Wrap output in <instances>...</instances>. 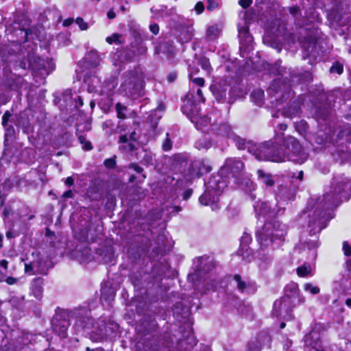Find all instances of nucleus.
<instances>
[{"mask_svg":"<svg viewBox=\"0 0 351 351\" xmlns=\"http://www.w3.org/2000/svg\"><path fill=\"white\" fill-rule=\"evenodd\" d=\"M349 180L344 175L335 176L331 182L329 191L323 195L311 206L310 210H304L301 217L308 218V228L310 235H316L327 226L328 222L333 217L330 210L337 206L349 196L346 189Z\"/></svg>","mask_w":351,"mask_h":351,"instance_id":"f257e3e1","label":"nucleus"},{"mask_svg":"<svg viewBox=\"0 0 351 351\" xmlns=\"http://www.w3.org/2000/svg\"><path fill=\"white\" fill-rule=\"evenodd\" d=\"M69 317L75 319V327L77 332L89 334L92 340L95 341H101L117 327V324H107L103 319L95 324L90 311L86 307H78L71 311L57 313L53 316L51 320L53 330L61 338L67 336V329L70 325Z\"/></svg>","mask_w":351,"mask_h":351,"instance_id":"f03ea898","label":"nucleus"},{"mask_svg":"<svg viewBox=\"0 0 351 351\" xmlns=\"http://www.w3.org/2000/svg\"><path fill=\"white\" fill-rule=\"evenodd\" d=\"M281 61L278 60L271 67L270 72L274 75H280L281 77L274 80L267 89L270 102L275 106L284 103L293 95L291 86L305 81L310 75L308 72L301 73L298 71H289V77L286 75V68L280 65Z\"/></svg>","mask_w":351,"mask_h":351,"instance_id":"7ed1b4c3","label":"nucleus"},{"mask_svg":"<svg viewBox=\"0 0 351 351\" xmlns=\"http://www.w3.org/2000/svg\"><path fill=\"white\" fill-rule=\"evenodd\" d=\"M174 317L180 322H183L185 325L180 327L178 336L173 335L176 339V349L177 351H191L197 341L193 334L191 324L189 322V309L182 308L180 304H176L173 309Z\"/></svg>","mask_w":351,"mask_h":351,"instance_id":"20e7f679","label":"nucleus"},{"mask_svg":"<svg viewBox=\"0 0 351 351\" xmlns=\"http://www.w3.org/2000/svg\"><path fill=\"white\" fill-rule=\"evenodd\" d=\"M282 133L277 134L275 137L261 144H256L254 156L258 160L281 162L288 157L281 145Z\"/></svg>","mask_w":351,"mask_h":351,"instance_id":"39448f33","label":"nucleus"},{"mask_svg":"<svg viewBox=\"0 0 351 351\" xmlns=\"http://www.w3.org/2000/svg\"><path fill=\"white\" fill-rule=\"evenodd\" d=\"M58 254L55 246L51 245L50 253H41L34 251L32 253L33 259L25 263V272L28 275L43 274L46 275L49 269L51 267V260Z\"/></svg>","mask_w":351,"mask_h":351,"instance_id":"423d86ee","label":"nucleus"},{"mask_svg":"<svg viewBox=\"0 0 351 351\" xmlns=\"http://www.w3.org/2000/svg\"><path fill=\"white\" fill-rule=\"evenodd\" d=\"M330 94L322 90H317L315 98L311 99L312 103V112L320 125H329V122L332 117V109L329 101Z\"/></svg>","mask_w":351,"mask_h":351,"instance_id":"0eeeda50","label":"nucleus"},{"mask_svg":"<svg viewBox=\"0 0 351 351\" xmlns=\"http://www.w3.org/2000/svg\"><path fill=\"white\" fill-rule=\"evenodd\" d=\"M189 96L188 95L186 99L184 101V104L182 106V112L190 119L197 130H202L204 132H208V126L210 125L212 130L215 131L216 125L210 124V119L207 116L202 117L200 115L198 104L191 101Z\"/></svg>","mask_w":351,"mask_h":351,"instance_id":"6e6552de","label":"nucleus"},{"mask_svg":"<svg viewBox=\"0 0 351 351\" xmlns=\"http://www.w3.org/2000/svg\"><path fill=\"white\" fill-rule=\"evenodd\" d=\"M39 338L43 339V337L22 331L13 335V339L10 341H3L0 351H28Z\"/></svg>","mask_w":351,"mask_h":351,"instance_id":"1a4fd4ad","label":"nucleus"},{"mask_svg":"<svg viewBox=\"0 0 351 351\" xmlns=\"http://www.w3.org/2000/svg\"><path fill=\"white\" fill-rule=\"evenodd\" d=\"M181 210L180 206H173L167 208H155L147 213V219L151 223L162 220L160 232L156 239V241H165L168 240V235L165 233V222L171 218L172 215H176Z\"/></svg>","mask_w":351,"mask_h":351,"instance_id":"9d476101","label":"nucleus"},{"mask_svg":"<svg viewBox=\"0 0 351 351\" xmlns=\"http://www.w3.org/2000/svg\"><path fill=\"white\" fill-rule=\"evenodd\" d=\"M287 234V227L279 221L267 222L261 230H257L256 235L258 241H284Z\"/></svg>","mask_w":351,"mask_h":351,"instance_id":"9b49d317","label":"nucleus"},{"mask_svg":"<svg viewBox=\"0 0 351 351\" xmlns=\"http://www.w3.org/2000/svg\"><path fill=\"white\" fill-rule=\"evenodd\" d=\"M71 245L64 252H58L60 255H66L80 264H86L93 260L92 247L90 243H69Z\"/></svg>","mask_w":351,"mask_h":351,"instance_id":"f8f14e48","label":"nucleus"},{"mask_svg":"<svg viewBox=\"0 0 351 351\" xmlns=\"http://www.w3.org/2000/svg\"><path fill=\"white\" fill-rule=\"evenodd\" d=\"M281 145L287 154L289 160L297 163L302 164L308 158V153L302 147L300 142L293 136H284L282 134V141Z\"/></svg>","mask_w":351,"mask_h":351,"instance_id":"ddd939ff","label":"nucleus"},{"mask_svg":"<svg viewBox=\"0 0 351 351\" xmlns=\"http://www.w3.org/2000/svg\"><path fill=\"white\" fill-rule=\"evenodd\" d=\"M121 87L127 95L135 96L138 95L143 88V77L137 70L128 71Z\"/></svg>","mask_w":351,"mask_h":351,"instance_id":"4468645a","label":"nucleus"},{"mask_svg":"<svg viewBox=\"0 0 351 351\" xmlns=\"http://www.w3.org/2000/svg\"><path fill=\"white\" fill-rule=\"evenodd\" d=\"M305 300V297L300 293L298 285L291 282L285 287L284 296L276 300V305L279 306L284 304L285 306L287 307L290 301L296 303L297 305L304 304Z\"/></svg>","mask_w":351,"mask_h":351,"instance_id":"2eb2a0df","label":"nucleus"},{"mask_svg":"<svg viewBox=\"0 0 351 351\" xmlns=\"http://www.w3.org/2000/svg\"><path fill=\"white\" fill-rule=\"evenodd\" d=\"M253 206L258 219L262 216L264 218L276 217L285 212V208L278 203L274 204L269 202H256Z\"/></svg>","mask_w":351,"mask_h":351,"instance_id":"dca6fc26","label":"nucleus"},{"mask_svg":"<svg viewBox=\"0 0 351 351\" xmlns=\"http://www.w3.org/2000/svg\"><path fill=\"white\" fill-rule=\"evenodd\" d=\"M214 268L213 260L208 256L197 257L193 261V273L189 274V279L193 281L200 280L203 276Z\"/></svg>","mask_w":351,"mask_h":351,"instance_id":"f3484780","label":"nucleus"},{"mask_svg":"<svg viewBox=\"0 0 351 351\" xmlns=\"http://www.w3.org/2000/svg\"><path fill=\"white\" fill-rule=\"evenodd\" d=\"M28 67L32 68L34 77L44 80L54 70L55 64L48 58L37 57L33 61L29 60Z\"/></svg>","mask_w":351,"mask_h":351,"instance_id":"a211bd4d","label":"nucleus"},{"mask_svg":"<svg viewBox=\"0 0 351 351\" xmlns=\"http://www.w3.org/2000/svg\"><path fill=\"white\" fill-rule=\"evenodd\" d=\"M304 49V59L309 58L311 61H316L320 59L322 56V51L317 43L316 37L313 35H307L302 41Z\"/></svg>","mask_w":351,"mask_h":351,"instance_id":"6ab92c4d","label":"nucleus"},{"mask_svg":"<svg viewBox=\"0 0 351 351\" xmlns=\"http://www.w3.org/2000/svg\"><path fill=\"white\" fill-rule=\"evenodd\" d=\"M94 249L93 260L105 264H114L115 256L111 245L106 243H99L98 246Z\"/></svg>","mask_w":351,"mask_h":351,"instance_id":"aec40b11","label":"nucleus"},{"mask_svg":"<svg viewBox=\"0 0 351 351\" xmlns=\"http://www.w3.org/2000/svg\"><path fill=\"white\" fill-rule=\"evenodd\" d=\"M244 168L243 162L239 158H228L221 169V173H227L230 177H237Z\"/></svg>","mask_w":351,"mask_h":351,"instance_id":"412c9836","label":"nucleus"},{"mask_svg":"<svg viewBox=\"0 0 351 351\" xmlns=\"http://www.w3.org/2000/svg\"><path fill=\"white\" fill-rule=\"evenodd\" d=\"M117 84V80L115 77H110L105 80L103 86L101 87L88 84V90L90 93H97L101 95H106L110 97L112 95Z\"/></svg>","mask_w":351,"mask_h":351,"instance_id":"4be33fe9","label":"nucleus"},{"mask_svg":"<svg viewBox=\"0 0 351 351\" xmlns=\"http://www.w3.org/2000/svg\"><path fill=\"white\" fill-rule=\"evenodd\" d=\"M305 351H326L317 331H312L304 337Z\"/></svg>","mask_w":351,"mask_h":351,"instance_id":"5701e85b","label":"nucleus"},{"mask_svg":"<svg viewBox=\"0 0 351 351\" xmlns=\"http://www.w3.org/2000/svg\"><path fill=\"white\" fill-rule=\"evenodd\" d=\"M271 341L267 333L261 332L249 343L247 351H261L264 347L269 346Z\"/></svg>","mask_w":351,"mask_h":351,"instance_id":"b1692460","label":"nucleus"},{"mask_svg":"<svg viewBox=\"0 0 351 351\" xmlns=\"http://www.w3.org/2000/svg\"><path fill=\"white\" fill-rule=\"evenodd\" d=\"M221 194V192L213 191V189H209L208 187H206L204 194L199 198V203L204 206L214 205V206L217 207V205L215 204Z\"/></svg>","mask_w":351,"mask_h":351,"instance_id":"393cba45","label":"nucleus"},{"mask_svg":"<svg viewBox=\"0 0 351 351\" xmlns=\"http://www.w3.org/2000/svg\"><path fill=\"white\" fill-rule=\"evenodd\" d=\"M234 141L235 145L239 149L247 151L254 155L256 144L254 143L251 141H247L245 138H241L239 136L235 135L234 134L231 137Z\"/></svg>","mask_w":351,"mask_h":351,"instance_id":"a878e982","label":"nucleus"},{"mask_svg":"<svg viewBox=\"0 0 351 351\" xmlns=\"http://www.w3.org/2000/svg\"><path fill=\"white\" fill-rule=\"evenodd\" d=\"M302 100V97L298 96V97L295 100L289 104L284 108L283 114H285V116L288 117L289 118H292L297 116L300 112V106Z\"/></svg>","mask_w":351,"mask_h":351,"instance_id":"bb28decb","label":"nucleus"},{"mask_svg":"<svg viewBox=\"0 0 351 351\" xmlns=\"http://www.w3.org/2000/svg\"><path fill=\"white\" fill-rule=\"evenodd\" d=\"M226 184L223 179L219 175L212 176L208 180L205 182V187L213 191H218L221 192L226 188Z\"/></svg>","mask_w":351,"mask_h":351,"instance_id":"cd10ccee","label":"nucleus"},{"mask_svg":"<svg viewBox=\"0 0 351 351\" xmlns=\"http://www.w3.org/2000/svg\"><path fill=\"white\" fill-rule=\"evenodd\" d=\"M290 14L295 18V23L300 26L304 27L308 25V23L313 22L314 16L311 18H304L302 16L301 11L298 6H293L289 8Z\"/></svg>","mask_w":351,"mask_h":351,"instance_id":"c85d7f7f","label":"nucleus"},{"mask_svg":"<svg viewBox=\"0 0 351 351\" xmlns=\"http://www.w3.org/2000/svg\"><path fill=\"white\" fill-rule=\"evenodd\" d=\"M289 305L287 307L285 306L284 304L276 306V301L274 303V307H273V311L272 314L273 315L277 317H283L285 318L287 316L290 315V313L292 311L293 308H294L296 306V303H293L292 302H289Z\"/></svg>","mask_w":351,"mask_h":351,"instance_id":"c756f323","label":"nucleus"},{"mask_svg":"<svg viewBox=\"0 0 351 351\" xmlns=\"http://www.w3.org/2000/svg\"><path fill=\"white\" fill-rule=\"evenodd\" d=\"M239 38L240 44L243 47H247L252 42V36L249 32L248 27L245 25H238Z\"/></svg>","mask_w":351,"mask_h":351,"instance_id":"7c9ffc66","label":"nucleus"},{"mask_svg":"<svg viewBox=\"0 0 351 351\" xmlns=\"http://www.w3.org/2000/svg\"><path fill=\"white\" fill-rule=\"evenodd\" d=\"M328 132H324L322 129L319 130L314 136L315 142L322 147H327L332 139L331 129L328 128Z\"/></svg>","mask_w":351,"mask_h":351,"instance_id":"2f4dec72","label":"nucleus"},{"mask_svg":"<svg viewBox=\"0 0 351 351\" xmlns=\"http://www.w3.org/2000/svg\"><path fill=\"white\" fill-rule=\"evenodd\" d=\"M173 47L169 42H162L155 47V53L171 58L173 54Z\"/></svg>","mask_w":351,"mask_h":351,"instance_id":"473e14b6","label":"nucleus"},{"mask_svg":"<svg viewBox=\"0 0 351 351\" xmlns=\"http://www.w3.org/2000/svg\"><path fill=\"white\" fill-rule=\"evenodd\" d=\"M328 21L330 25L334 28L346 25V22L343 20L342 15L336 10L330 11L328 14Z\"/></svg>","mask_w":351,"mask_h":351,"instance_id":"72a5a7b5","label":"nucleus"},{"mask_svg":"<svg viewBox=\"0 0 351 351\" xmlns=\"http://www.w3.org/2000/svg\"><path fill=\"white\" fill-rule=\"evenodd\" d=\"M194 34V29L192 25L182 27L180 31L179 40L182 43H186L191 40Z\"/></svg>","mask_w":351,"mask_h":351,"instance_id":"f704fd0d","label":"nucleus"},{"mask_svg":"<svg viewBox=\"0 0 351 351\" xmlns=\"http://www.w3.org/2000/svg\"><path fill=\"white\" fill-rule=\"evenodd\" d=\"M257 175L260 182L265 184L267 187H271L274 185L275 180L271 174L259 169L257 171Z\"/></svg>","mask_w":351,"mask_h":351,"instance_id":"c9c22d12","label":"nucleus"},{"mask_svg":"<svg viewBox=\"0 0 351 351\" xmlns=\"http://www.w3.org/2000/svg\"><path fill=\"white\" fill-rule=\"evenodd\" d=\"M194 167L197 169V174L199 176L210 171L212 169L210 162L208 159L197 160L194 164Z\"/></svg>","mask_w":351,"mask_h":351,"instance_id":"e433bc0d","label":"nucleus"},{"mask_svg":"<svg viewBox=\"0 0 351 351\" xmlns=\"http://www.w3.org/2000/svg\"><path fill=\"white\" fill-rule=\"evenodd\" d=\"M44 282L42 278H35L31 284V291L32 294L37 299H40L43 291Z\"/></svg>","mask_w":351,"mask_h":351,"instance_id":"4c0bfd02","label":"nucleus"},{"mask_svg":"<svg viewBox=\"0 0 351 351\" xmlns=\"http://www.w3.org/2000/svg\"><path fill=\"white\" fill-rule=\"evenodd\" d=\"M221 29L218 25L209 26L206 29L205 38L208 41H214L219 37Z\"/></svg>","mask_w":351,"mask_h":351,"instance_id":"58836bf2","label":"nucleus"},{"mask_svg":"<svg viewBox=\"0 0 351 351\" xmlns=\"http://www.w3.org/2000/svg\"><path fill=\"white\" fill-rule=\"evenodd\" d=\"M85 62L90 67H97L100 62V58L97 52L90 51L87 53L84 57Z\"/></svg>","mask_w":351,"mask_h":351,"instance_id":"ea45409f","label":"nucleus"},{"mask_svg":"<svg viewBox=\"0 0 351 351\" xmlns=\"http://www.w3.org/2000/svg\"><path fill=\"white\" fill-rule=\"evenodd\" d=\"M130 46L134 56L144 55L147 53V48L142 40L131 43Z\"/></svg>","mask_w":351,"mask_h":351,"instance_id":"a19ab883","label":"nucleus"},{"mask_svg":"<svg viewBox=\"0 0 351 351\" xmlns=\"http://www.w3.org/2000/svg\"><path fill=\"white\" fill-rule=\"evenodd\" d=\"M211 90L215 99L219 102H223L225 101L227 96V89L226 87H223L221 86L211 87Z\"/></svg>","mask_w":351,"mask_h":351,"instance_id":"79ce46f5","label":"nucleus"},{"mask_svg":"<svg viewBox=\"0 0 351 351\" xmlns=\"http://www.w3.org/2000/svg\"><path fill=\"white\" fill-rule=\"evenodd\" d=\"M129 31L130 36L134 39V41L132 43H136L142 40L139 25L136 24L129 25Z\"/></svg>","mask_w":351,"mask_h":351,"instance_id":"37998d69","label":"nucleus"},{"mask_svg":"<svg viewBox=\"0 0 351 351\" xmlns=\"http://www.w3.org/2000/svg\"><path fill=\"white\" fill-rule=\"evenodd\" d=\"M296 272L300 277L304 278L308 276H313L312 268L308 263H304V265L298 267L296 269Z\"/></svg>","mask_w":351,"mask_h":351,"instance_id":"c03bdc74","label":"nucleus"},{"mask_svg":"<svg viewBox=\"0 0 351 351\" xmlns=\"http://www.w3.org/2000/svg\"><path fill=\"white\" fill-rule=\"evenodd\" d=\"M217 133L220 135L230 136L231 138L234 134L232 132V128L230 125L227 123H221L219 128L217 129Z\"/></svg>","mask_w":351,"mask_h":351,"instance_id":"a18cd8bd","label":"nucleus"},{"mask_svg":"<svg viewBox=\"0 0 351 351\" xmlns=\"http://www.w3.org/2000/svg\"><path fill=\"white\" fill-rule=\"evenodd\" d=\"M101 298L106 300L112 299L114 296V292L111 288L107 286H102L101 289Z\"/></svg>","mask_w":351,"mask_h":351,"instance_id":"49530a36","label":"nucleus"},{"mask_svg":"<svg viewBox=\"0 0 351 351\" xmlns=\"http://www.w3.org/2000/svg\"><path fill=\"white\" fill-rule=\"evenodd\" d=\"M252 97L254 99L256 105L261 106L264 97V92L261 89L255 90L252 92Z\"/></svg>","mask_w":351,"mask_h":351,"instance_id":"de8ad7c7","label":"nucleus"},{"mask_svg":"<svg viewBox=\"0 0 351 351\" xmlns=\"http://www.w3.org/2000/svg\"><path fill=\"white\" fill-rule=\"evenodd\" d=\"M116 111L119 119H125L126 118V112L128 111V108L125 106L121 103H117L116 104Z\"/></svg>","mask_w":351,"mask_h":351,"instance_id":"09e8293b","label":"nucleus"},{"mask_svg":"<svg viewBox=\"0 0 351 351\" xmlns=\"http://www.w3.org/2000/svg\"><path fill=\"white\" fill-rule=\"evenodd\" d=\"M173 141L170 136L169 133H166L165 138L162 143V148L163 151L168 152L170 151L172 148Z\"/></svg>","mask_w":351,"mask_h":351,"instance_id":"8fccbe9b","label":"nucleus"},{"mask_svg":"<svg viewBox=\"0 0 351 351\" xmlns=\"http://www.w3.org/2000/svg\"><path fill=\"white\" fill-rule=\"evenodd\" d=\"M35 217L34 214L28 215L27 216L25 215H22L20 216L19 222L23 225L22 232L25 233L28 229L27 224L26 223V221L32 220Z\"/></svg>","mask_w":351,"mask_h":351,"instance_id":"3c124183","label":"nucleus"},{"mask_svg":"<svg viewBox=\"0 0 351 351\" xmlns=\"http://www.w3.org/2000/svg\"><path fill=\"white\" fill-rule=\"evenodd\" d=\"M303 288L305 291L309 292L312 295H317L320 292V289L318 287L314 286L310 282L305 283Z\"/></svg>","mask_w":351,"mask_h":351,"instance_id":"603ef678","label":"nucleus"},{"mask_svg":"<svg viewBox=\"0 0 351 351\" xmlns=\"http://www.w3.org/2000/svg\"><path fill=\"white\" fill-rule=\"evenodd\" d=\"M234 280L237 283V287L240 292H244L247 288V284L245 282L241 280V276L236 274L234 276Z\"/></svg>","mask_w":351,"mask_h":351,"instance_id":"864d4df0","label":"nucleus"},{"mask_svg":"<svg viewBox=\"0 0 351 351\" xmlns=\"http://www.w3.org/2000/svg\"><path fill=\"white\" fill-rule=\"evenodd\" d=\"M199 65L201 66L202 69L205 70L208 73H210L211 71V66L209 60L206 57H202L199 59L198 61Z\"/></svg>","mask_w":351,"mask_h":351,"instance_id":"5fc2aeb1","label":"nucleus"},{"mask_svg":"<svg viewBox=\"0 0 351 351\" xmlns=\"http://www.w3.org/2000/svg\"><path fill=\"white\" fill-rule=\"evenodd\" d=\"M211 143L208 140L204 138L197 141L195 147L199 150L202 149H208L211 147Z\"/></svg>","mask_w":351,"mask_h":351,"instance_id":"6e6d98bb","label":"nucleus"},{"mask_svg":"<svg viewBox=\"0 0 351 351\" xmlns=\"http://www.w3.org/2000/svg\"><path fill=\"white\" fill-rule=\"evenodd\" d=\"M343 64L339 62H334L330 69V72L331 73H337L339 75L343 73Z\"/></svg>","mask_w":351,"mask_h":351,"instance_id":"4d7b16f0","label":"nucleus"},{"mask_svg":"<svg viewBox=\"0 0 351 351\" xmlns=\"http://www.w3.org/2000/svg\"><path fill=\"white\" fill-rule=\"evenodd\" d=\"M78 141L82 145H84L83 148L84 149L88 151L93 149L91 143L90 141H86V138L84 136H79Z\"/></svg>","mask_w":351,"mask_h":351,"instance_id":"13d9d810","label":"nucleus"},{"mask_svg":"<svg viewBox=\"0 0 351 351\" xmlns=\"http://www.w3.org/2000/svg\"><path fill=\"white\" fill-rule=\"evenodd\" d=\"M116 156H113L110 158H107L104 160V166L110 169H114L116 167Z\"/></svg>","mask_w":351,"mask_h":351,"instance_id":"bf43d9fd","label":"nucleus"},{"mask_svg":"<svg viewBox=\"0 0 351 351\" xmlns=\"http://www.w3.org/2000/svg\"><path fill=\"white\" fill-rule=\"evenodd\" d=\"M119 38H120L119 34H114L110 36H108L106 38V41L109 44H112V43L121 44V42L119 40Z\"/></svg>","mask_w":351,"mask_h":351,"instance_id":"052dcab7","label":"nucleus"},{"mask_svg":"<svg viewBox=\"0 0 351 351\" xmlns=\"http://www.w3.org/2000/svg\"><path fill=\"white\" fill-rule=\"evenodd\" d=\"M75 23L79 26L80 29L82 31L86 30L88 28V23L84 21L81 17H77L75 20Z\"/></svg>","mask_w":351,"mask_h":351,"instance_id":"680f3d73","label":"nucleus"},{"mask_svg":"<svg viewBox=\"0 0 351 351\" xmlns=\"http://www.w3.org/2000/svg\"><path fill=\"white\" fill-rule=\"evenodd\" d=\"M23 298H19L14 296L10 299V303L12 306L16 308H19L21 306V303L23 302Z\"/></svg>","mask_w":351,"mask_h":351,"instance_id":"e2e57ef3","label":"nucleus"},{"mask_svg":"<svg viewBox=\"0 0 351 351\" xmlns=\"http://www.w3.org/2000/svg\"><path fill=\"white\" fill-rule=\"evenodd\" d=\"M20 234V232L15 230V229H11L8 231H7L6 232V238L8 239H14L16 237V236H18L19 234Z\"/></svg>","mask_w":351,"mask_h":351,"instance_id":"0e129e2a","label":"nucleus"},{"mask_svg":"<svg viewBox=\"0 0 351 351\" xmlns=\"http://www.w3.org/2000/svg\"><path fill=\"white\" fill-rule=\"evenodd\" d=\"M218 7V3L216 0H207L206 8L209 11H213Z\"/></svg>","mask_w":351,"mask_h":351,"instance_id":"69168bd1","label":"nucleus"},{"mask_svg":"<svg viewBox=\"0 0 351 351\" xmlns=\"http://www.w3.org/2000/svg\"><path fill=\"white\" fill-rule=\"evenodd\" d=\"M343 250L345 256H351V243H343Z\"/></svg>","mask_w":351,"mask_h":351,"instance_id":"338daca9","label":"nucleus"},{"mask_svg":"<svg viewBox=\"0 0 351 351\" xmlns=\"http://www.w3.org/2000/svg\"><path fill=\"white\" fill-rule=\"evenodd\" d=\"M121 148L126 152H132L136 149V145L133 142H128L125 145H123Z\"/></svg>","mask_w":351,"mask_h":351,"instance_id":"774afa93","label":"nucleus"}]
</instances>
